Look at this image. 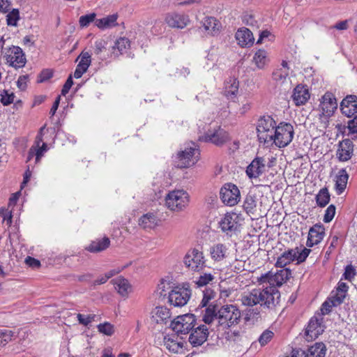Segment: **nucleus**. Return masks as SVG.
<instances>
[{
    "instance_id": "f257e3e1",
    "label": "nucleus",
    "mask_w": 357,
    "mask_h": 357,
    "mask_svg": "<svg viewBox=\"0 0 357 357\" xmlns=\"http://www.w3.org/2000/svg\"><path fill=\"white\" fill-rule=\"evenodd\" d=\"M291 271L283 268L273 273L269 271L258 278L262 288L254 289L251 291L244 293L241 298L245 306L252 307L259 304L261 306L273 309L280 303V293L278 287H280L291 277Z\"/></svg>"
},
{
    "instance_id": "f03ea898",
    "label": "nucleus",
    "mask_w": 357,
    "mask_h": 357,
    "mask_svg": "<svg viewBox=\"0 0 357 357\" xmlns=\"http://www.w3.org/2000/svg\"><path fill=\"white\" fill-rule=\"evenodd\" d=\"M202 321L208 325H213L211 332L218 335L227 333V331L239 324L241 312L238 307L232 304H227L219 307L218 304H210L202 310Z\"/></svg>"
},
{
    "instance_id": "7ed1b4c3",
    "label": "nucleus",
    "mask_w": 357,
    "mask_h": 357,
    "mask_svg": "<svg viewBox=\"0 0 357 357\" xmlns=\"http://www.w3.org/2000/svg\"><path fill=\"white\" fill-rule=\"evenodd\" d=\"M277 126L276 121L271 116L264 115L261 116L257 124V137L259 142L266 146L272 144L273 136Z\"/></svg>"
},
{
    "instance_id": "20e7f679",
    "label": "nucleus",
    "mask_w": 357,
    "mask_h": 357,
    "mask_svg": "<svg viewBox=\"0 0 357 357\" xmlns=\"http://www.w3.org/2000/svg\"><path fill=\"white\" fill-rule=\"evenodd\" d=\"M189 194L184 190L169 191L165 196V205L173 211H181L189 204Z\"/></svg>"
},
{
    "instance_id": "39448f33",
    "label": "nucleus",
    "mask_w": 357,
    "mask_h": 357,
    "mask_svg": "<svg viewBox=\"0 0 357 357\" xmlns=\"http://www.w3.org/2000/svg\"><path fill=\"white\" fill-rule=\"evenodd\" d=\"M294 135L293 126L289 123L281 122L275 129L272 144L279 148L286 147L292 142Z\"/></svg>"
},
{
    "instance_id": "423d86ee",
    "label": "nucleus",
    "mask_w": 357,
    "mask_h": 357,
    "mask_svg": "<svg viewBox=\"0 0 357 357\" xmlns=\"http://www.w3.org/2000/svg\"><path fill=\"white\" fill-rule=\"evenodd\" d=\"M337 108V102L335 95L331 92H326L320 99L318 107L319 116L321 121L326 124Z\"/></svg>"
},
{
    "instance_id": "0eeeda50",
    "label": "nucleus",
    "mask_w": 357,
    "mask_h": 357,
    "mask_svg": "<svg viewBox=\"0 0 357 357\" xmlns=\"http://www.w3.org/2000/svg\"><path fill=\"white\" fill-rule=\"evenodd\" d=\"M199 150L194 143L181 150L176 156V165L178 168H188L194 165L198 161Z\"/></svg>"
},
{
    "instance_id": "6e6552de",
    "label": "nucleus",
    "mask_w": 357,
    "mask_h": 357,
    "mask_svg": "<svg viewBox=\"0 0 357 357\" xmlns=\"http://www.w3.org/2000/svg\"><path fill=\"white\" fill-rule=\"evenodd\" d=\"M196 325V316L185 314L174 319L171 323V328L178 335H188Z\"/></svg>"
},
{
    "instance_id": "1a4fd4ad",
    "label": "nucleus",
    "mask_w": 357,
    "mask_h": 357,
    "mask_svg": "<svg viewBox=\"0 0 357 357\" xmlns=\"http://www.w3.org/2000/svg\"><path fill=\"white\" fill-rule=\"evenodd\" d=\"M206 259L202 251L192 248L185 254L183 263L191 271L199 272L206 267Z\"/></svg>"
},
{
    "instance_id": "9d476101",
    "label": "nucleus",
    "mask_w": 357,
    "mask_h": 357,
    "mask_svg": "<svg viewBox=\"0 0 357 357\" xmlns=\"http://www.w3.org/2000/svg\"><path fill=\"white\" fill-rule=\"evenodd\" d=\"M3 55L6 63L15 69L24 67L26 63L25 54L18 46L12 45L4 48Z\"/></svg>"
},
{
    "instance_id": "9b49d317",
    "label": "nucleus",
    "mask_w": 357,
    "mask_h": 357,
    "mask_svg": "<svg viewBox=\"0 0 357 357\" xmlns=\"http://www.w3.org/2000/svg\"><path fill=\"white\" fill-rule=\"evenodd\" d=\"M242 219L235 213H227L219 222L222 232L227 236H232L240 231Z\"/></svg>"
},
{
    "instance_id": "f8f14e48",
    "label": "nucleus",
    "mask_w": 357,
    "mask_h": 357,
    "mask_svg": "<svg viewBox=\"0 0 357 357\" xmlns=\"http://www.w3.org/2000/svg\"><path fill=\"white\" fill-rule=\"evenodd\" d=\"M190 296L188 287L177 286L168 293V301L174 307H182L187 304Z\"/></svg>"
},
{
    "instance_id": "ddd939ff",
    "label": "nucleus",
    "mask_w": 357,
    "mask_h": 357,
    "mask_svg": "<svg viewBox=\"0 0 357 357\" xmlns=\"http://www.w3.org/2000/svg\"><path fill=\"white\" fill-rule=\"evenodd\" d=\"M213 325H208L206 324L196 325L190 331L188 337L190 343L193 347L201 346L204 344L209 335V331H211V328Z\"/></svg>"
},
{
    "instance_id": "4468645a",
    "label": "nucleus",
    "mask_w": 357,
    "mask_h": 357,
    "mask_svg": "<svg viewBox=\"0 0 357 357\" xmlns=\"http://www.w3.org/2000/svg\"><path fill=\"white\" fill-rule=\"evenodd\" d=\"M200 141L210 142L216 146H222L229 139V134L220 126L208 130L204 135L199 137Z\"/></svg>"
},
{
    "instance_id": "2eb2a0df",
    "label": "nucleus",
    "mask_w": 357,
    "mask_h": 357,
    "mask_svg": "<svg viewBox=\"0 0 357 357\" xmlns=\"http://www.w3.org/2000/svg\"><path fill=\"white\" fill-rule=\"evenodd\" d=\"M220 195L222 202L230 206L236 205L240 200V191L232 183L225 184L221 188Z\"/></svg>"
},
{
    "instance_id": "dca6fc26",
    "label": "nucleus",
    "mask_w": 357,
    "mask_h": 357,
    "mask_svg": "<svg viewBox=\"0 0 357 357\" xmlns=\"http://www.w3.org/2000/svg\"><path fill=\"white\" fill-rule=\"evenodd\" d=\"M324 331L323 325V317L321 314L312 317L305 328V335L307 341H311L317 338Z\"/></svg>"
},
{
    "instance_id": "f3484780",
    "label": "nucleus",
    "mask_w": 357,
    "mask_h": 357,
    "mask_svg": "<svg viewBox=\"0 0 357 357\" xmlns=\"http://www.w3.org/2000/svg\"><path fill=\"white\" fill-rule=\"evenodd\" d=\"M165 21L169 26L181 29H184L190 23L188 15L177 12L166 14Z\"/></svg>"
},
{
    "instance_id": "a211bd4d",
    "label": "nucleus",
    "mask_w": 357,
    "mask_h": 357,
    "mask_svg": "<svg viewBox=\"0 0 357 357\" xmlns=\"http://www.w3.org/2000/svg\"><path fill=\"white\" fill-rule=\"evenodd\" d=\"M266 161L263 157H256L246 168L250 178H259L266 170Z\"/></svg>"
},
{
    "instance_id": "6ab92c4d",
    "label": "nucleus",
    "mask_w": 357,
    "mask_h": 357,
    "mask_svg": "<svg viewBox=\"0 0 357 357\" xmlns=\"http://www.w3.org/2000/svg\"><path fill=\"white\" fill-rule=\"evenodd\" d=\"M325 235V228L321 224H316L312 227L308 232L306 245L309 248L319 244Z\"/></svg>"
},
{
    "instance_id": "aec40b11",
    "label": "nucleus",
    "mask_w": 357,
    "mask_h": 357,
    "mask_svg": "<svg viewBox=\"0 0 357 357\" xmlns=\"http://www.w3.org/2000/svg\"><path fill=\"white\" fill-rule=\"evenodd\" d=\"M354 153V144L349 139H345L339 142L336 156L340 161L349 160Z\"/></svg>"
},
{
    "instance_id": "412c9836",
    "label": "nucleus",
    "mask_w": 357,
    "mask_h": 357,
    "mask_svg": "<svg viewBox=\"0 0 357 357\" xmlns=\"http://www.w3.org/2000/svg\"><path fill=\"white\" fill-rule=\"evenodd\" d=\"M211 259L215 262H220L225 260L229 255V248L227 245L218 243L212 245L209 250Z\"/></svg>"
},
{
    "instance_id": "4be33fe9",
    "label": "nucleus",
    "mask_w": 357,
    "mask_h": 357,
    "mask_svg": "<svg viewBox=\"0 0 357 357\" xmlns=\"http://www.w3.org/2000/svg\"><path fill=\"white\" fill-rule=\"evenodd\" d=\"M342 113L347 117H351L357 113V96H347L340 103Z\"/></svg>"
},
{
    "instance_id": "5701e85b",
    "label": "nucleus",
    "mask_w": 357,
    "mask_h": 357,
    "mask_svg": "<svg viewBox=\"0 0 357 357\" xmlns=\"http://www.w3.org/2000/svg\"><path fill=\"white\" fill-rule=\"evenodd\" d=\"M202 27L207 35L216 36L221 30V22L214 17H206L202 22Z\"/></svg>"
},
{
    "instance_id": "b1692460",
    "label": "nucleus",
    "mask_w": 357,
    "mask_h": 357,
    "mask_svg": "<svg viewBox=\"0 0 357 357\" xmlns=\"http://www.w3.org/2000/svg\"><path fill=\"white\" fill-rule=\"evenodd\" d=\"M91 54L88 52H82L80 54L77 58V60L79 59V63L74 72L75 78H80L82 75L87 71L91 63Z\"/></svg>"
},
{
    "instance_id": "393cba45",
    "label": "nucleus",
    "mask_w": 357,
    "mask_h": 357,
    "mask_svg": "<svg viewBox=\"0 0 357 357\" xmlns=\"http://www.w3.org/2000/svg\"><path fill=\"white\" fill-rule=\"evenodd\" d=\"M238 44L244 47H250L254 43V37L252 33L245 27L239 29L235 35Z\"/></svg>"
},
{
    "instance_id": "a878e982",
    "label": "nucleus",
    "mask_w": 357,
    "mask_h": 357,
    "mask_svg": "<svg viewBox=\"0 0 357 357\" xmlns=\"http://www.w3.org/2000/svg\"><path fill=\"white\" fill-rule=\"evenodd\" d=\"M291 97L295 105L299 106L304 105L309 100L310 93L304 86L298 85L294 89Z\"/></svg>"
},
{
    "instance_id": "bb28decb",
    "label": "nucleus",
    "mask_w": 357,
    "mask_h": 357,
    "mask_svg": "<svg viewBox=\"0 0 357 357\" xmlns=\"http://www.w3.org/2000/svg\"><path fill=\"white\" fill-rule=\"evenodd\" d=\"M326 350V347L323 342H316L307 350H302L301 353L304 357H325Z\"/></svg>"
},
{
    "instance_id": "cd10ccee",
    "label": "nucleus",
    "mask_w": 357,
    "mask_h": 357,
    "mask_svg": "<svg viewBox=\"0 0 357 357\" xmlns=\"http://www.w3.org/2000/svg\"><path fill=\"white\" fill-rule=\"evenodd\" d=\"M297 252L298 248L289 249L288 250L284 251L280 257H278L275 264L276 266L284 268L294 261H296V258Z\"/></svg>"
},
{
    "instance_id": "c85d7f7f",
    "label": "nucleus",
    "mask_w": 357,
    "mask_h": 357,
    "mask_svg": "<svg viewBox=\"0 0 357 357\" xmlns=\"http://www.w3.org/2000/svg\"><path fill=\"white\" fill-rule=\"evenodd\" d=\"M239 82L235 77H229L225 82L224 94L229 99L236 98L238 91Z\"/></svg>"
},
{
    "instance_id": "c756f323",
    "label": "nucleus",
    "mask_w": 357,
    "mask_h": 357,
    "mask_svg": "<svg viewBox=\"0 0 357 357\" xmlns=\"http://www.w3.org/2000/svg\"><path fill=\"white\" fill-rule=\"evenodd\" d=\"M151 318L153 321L160 324L170 318L169 310L165 306H158L151 312Z\"/></svg>"
},
{
    "instance_id": "7c9ffc66",
    "label": "nucleus",
    "mask_w": 357,
    "mask_h": 357,
    "mask_svg": "<svg viewBox=\"0 0 357 357\" xmlns=\"http://www.w3.org/2000/svg\"><path fill=\"white\" fill-rule=\"evenodd\" d=\"M289 68L288 66L287 62L285 61H282L281 66L276 68L273 72V79L280 84L284 83L287 81V79L289 76Z\"/></svg>"
},
{
    "instance_id": "2f4dec72",
    "label": "nucleus",
    "mask_w": 357,
    "mask_h": 357,
    "mask_svg": "<svg viewBox=\"0 0 357 357\" xmlns=\"http://www.w3.org/2000/svg\"><path fill=\"white\" fill-rule=\"evenodd\" d=\"M348 178L349 174L346 169H340L335 176V190L337 195H341L344 191L347 185Z\"/></svg>"
},
{
    "instance_id": "473e14b6",
    "label": "nucleus",
    "mask_w": 357,
    "mask_h": 357,
    "mask_svg": "<svg viewBox=\"0 0 357 357\" xmlns=\"http://www.w3.org/2000/svg\"><path fill=\"white\" fill-rule=\"evenodd\" d=\"M112 283L118 293L123 296H127L131 291L129 282L122 277H118L112 280Z\"/></svg>"
},
{
    "instance_id": "72a5a7b5",
    "label": "nucleus",
    "mask_w": 357,
    "mask_h": 357,
    "mask_svg": "<svg viewBox=\"0 0 357 357\" xmlns=\"http://www.w3.org/2000/svg\"><path fill=\"white\" fill-rule=\"evenodd\" d=\"M117 15L113 14L107 17L96 19L95 25L100 29H107L117 25Z\"/></svg>"
},
{
    "instance_id": "f704fd0d",
    "label": "nucleus",
    "mask_w": 357,
    "mask_h": 357,
    "mask_svg": "<svg viewBox=\"0 0 357 357\" xmlns=\"http://www.w3.org/2000/svg\"><path fill=\"white\" fill-rule=\"evenodd\" d=\"M158 222V218L154 213H147L139 220V224L144 229L154 228Z\"/></svg>"
},
{
    "instance_id": "c9c22d12",
    "label": "nucleus",
    "mask_w": 357,
    "mask_h": 357,
    "mask_svg": "<svg viewBox=\"0 0 357 357\" xmlns=\"http://www.w3.org/2000/svg\"><path fill=\"white\" fill-rule=\"evenodd\" d=\"M253 62L259 69H264L268 63V53L264 50H258L252 59Z\"/></svg>"
},
{
    "instance_id": "e433bc0d",
    "label": "nucleus",
    "mask_w": 357,
    "mask_h": 357,
    "mask_svg": "<svg viewBox=\"0 0 357 357\" xmlns=\"http://www.w3.org/2000/svg\"><path fill=\"white\" fill-rule=\"evenodd\" d=\"M109 244V238L105 237L101 240L93 241L86 249L91 252H99L107 248Z\"/></svg>"
},
{
    "instance_id": "4c0bfd02",
    "label": "nucleus",
    "mask_w": 357,
    "mask_h": 357,
    "mask_svg": "<svg viewBox=\"0 0 357 357\" xmlns=\"http://www.w3.org/2000/svg\"><path fill=\"white\" fill-rule=\"evenodd\" d=\"M316 203L319 207H325L330 202L331 196L326 188H321L316 195Z\"/></svg>"
},
{
    "instance_id": "58836bf2",
    "label": "nucleus",
    "mask_w": 357,
    "mask_h": 357,
    "mask_svg": "<svg viewBox=\"0 0 357 357\" xmlns=\"http://www.w3.org/2000/svg\"><path fill=\"white\" fill-rule=\"evenodd\" d=\"M257 206V197L251 191L247 195L243 207L247 213H253Z\"/></svg>"
},
{
    "instance_id": "ea45409f",
    "label": "nucleus",
    "mask_w": 357,
    "mask_h": 357,
    "mask_svg": "<svg viewBox=\"0 0 357 357\" xmlns=\"http://www.w3.org/2000/svg\"><path fill=\"white\" fill-rule=\"evenodd\" d=\"M164 344L166 348L173 353H178L179 350L183 348V343L169 337H164Z\"/></svg>"
},
{
    "instance_id": "a19ab883",
    "label": "nucleus",
    "mask_w": 357,
    "mask_h": 357,
    "mask_svg": "<svg viewBox=\"0 0 357 357\" xmlns=\"http://www.w3.org/2000/svg\"><path fill=\"white\" fill-rule=\"evenodd\" d=\"M348 289L349 287L345 282L340 281L338 282L336 294L334 296L335 302L337 303H342L346 296V293L348 291Z\"/></svg>"
},
{
    "instance_id": "79ce46f5",
    "label": "nucleus",
    "mask_w": 357,
    "mask_h": 357,
    "mask_svg": "<svg viewBox=\"0 0 357 357\" xmlns=\"http://www.w3.org/2000/svg\"><path fill=\"white\" fill-rule=\"evenodd\" d=\"M215 296V292L211 289H206L203 291V298L201 301L200 306L203 310L206 308L210 304H215L214 302L210 303V301L213 299Z\"/></svg>"
},
{
    "instance_id": "37998d69",
    "label": "nucleus",
    "mask_w": 357,
    "mask_h": 357,
    "mask_svg": "<svg viewBox=\"0 0 357 357\" xmlns=\"http://www.w3.org/2000/svg\"><path fill=\"white\" fill-rule=\"evenodd\" d=\"M130 46V40L126 38H119L114 46V49H117L121 54H126Z\"/></svg>"
},
{
    "instance_id": "c03bdc74",
    "label": "nucleus",
    "mask_w": 357,
    "mask_h": 357,
    "mask_svg": "<svg viewBox=\"0 0 357 357\" xmlns=\"http://www.w3.org/2000/svg\"><path fill=\"white\" fill-rule=\"evenodd\" d=\"M20 11L17 8L12 9L6 15V22L8 26H16L19 21Z\"/></svg>"
},
{
    "instance_id": "a18cd8bd",
    "label": "nucleus",
    "mask_w": 357,
    "mask_h": 357,
    "mask_svg": "<svg viewBox=\"0 0 357 357\" xmlns=\"http://www.w3.org/2000/svg\"><path fill=\"white\" fill-rule=\"evenodd\" d=\"M215 276L211 273H204L197 278L195 284L199 287H204L213 282Z\"/></svg>"
},
{
    "instance_id": "49530a36",
    "label": "nucleus",
    "mask_w": 357,
    "mask_h": 357,
    "mask_svg": "<svg viewBox=\"0 0 357 357\" xmlns=\"http://www.w3.org/2000/svg\"><path fill=\"white\" fill-rule=\"evenodd\" d=\"M274 333L273 331L266 329L259 337L258 341L261 347L267 344L273 337Z\"/></svg>"
},
{
    "instance_id": "de8ad7c7",
    "label": "nucleus",
    "mask_w": 357,
    "mask_h": 357,
    "mask_svg": "<svg viewBox=\"0 0 357 357\" xmlns=\"http://www.w3.org/2000/svg\"><path fill=\"white\" fill-rule=\"evenodd\" d=\"M96 14L94 13H90L88 15H82L79 20V23L80 26L81 27H86L90 24V23L93 22H95V21L96 20Z\"/></svg>"
},
{
    "instance_id": "09e8293b",
    "label": "nucleus",
    "mask_w": 357,
    "mask_h": 357,
    "mask_svg": "<svg viewBox=\"0 0 357 357\" xmlns=\"http://www.w3.org/2000/svg\"><path fill=\"white\" fill-rule=\"evenodd\" d=\"M98 330L100 333L110 336L114 332V326L108 322H105L103 324H100L98 326Z\"/></svg>"
},
{
    "instance_id": "8fccbe9b",
    "label": "nucleus",
    "mask_w": 357,
    "mask_h": 357,
    "mask_svg": "<svg viewBox=\"0 0 357 357\" xmlns=\"http://www.w3.org/2000/svg\"><path fill=\"white\" fill-rule=\"evenodd\" d=\"M356 275L357 272L355 268L352 265H347L344 268L342 280L344 279L351 282Z\"/></svg>"
},
{
    "instance_id": "3c124183",
    "label": "nucleus",
    "mask_w": 357,
    "mask_h": 357,
    "mask_svg": "<svg viewBox=\"0 0 357 357\" xmlns=\"http://www.w3.org/2000/svg\"><path fill=\"white\" fill-rule=\"evenodd\" d=\"M14 333L9 330H0V344L5 345L12 340Z\"/></svg>"
},
{
    "instance_id": "603ef678",
    "label": "nucleus",
    "mask_w": 357,
    "mask_h": 357,
    "mask_svg": "<svg viewBox=\"0 0 357 357\" xmlns=\"http://www.w3.org/2000/svg\"><path fill=\"white\" fill-rule=\"evenodd\" d=\"M15 98V94L11 92L9 93L8 91L4 90L1 94V102L3 105H8L13 102Z\"/></svg>"
},
{
    "instance_id": "864d4df0",
    "label": "nucleus",
    "mask_w": 357,
    "mask_h": 357,
    "mask_svg": "<svg viewBox=\"0 0 357 357\" xmlns=\"http://www.w3.org/2000/svg\"><path fill=\"white\" fill-rule=\"evenodd\" d=\"M336 208L335 205L331 204L328 206L326 210L325 211V214L324 216V222L326 223L330 222L334 218L335 215Z\"/></svg>"
},
{
    "instance_id": "5fc2aeb1",
    "label": "nucleus",
    "mask_w": 357,
    "mask_h": 357,
    "mask_svg": "<svg viewBox=\"0 0 357 357\" xmlns=\"http://www.w3.org/2000/svg\"><path fill=\"white\" fill-rule=\"evenodd\" d=\"M35 150L36 163H38L44 153L47 151V144L43 143L41 146L35 147Z\"/></svg>"
},
{
    "instance_id": "6e6d98bb",
    "label": "nucleus",
    "mask_w": 357,
    "mask_h": 357,
    "mask_svg": "<svg viewBox=\"0 0 357 357\" xmlns=\"http://www.w3.org/2000/svg\"><path fill=\"white\" fill-rule=\"evenodd\" d=\"M106 49V42L102 40H98L94 43L93 53L96 55H100Z\"/></svg>"
},
{
    "instance_id": "4d7b16f0",
    "label": "nucleus",
    "mask_w": 357,
    "mask_h": 357,
    "mask_svg": "<svg viewBox=\"0 0 357 357\" xmlns=\"http://www.w3.org/2000/svg\"><path fill=\"white\" fill-rule=\"evenodd\" d=\"M95 317L96 316L94 314H89V315L85 316L82 314H77V315L79 323L85 326H86L89 324H91L94 320Z\"/></svg>"
},
{
    "instance_id": "13d9d810",
    "label": "nucleus",
    "mask_w": 357,
    "mask_h": 357,
    "mask_svg": "<svg viewBox=\"0 0 357 357\" xmlns=\"http://www.w3.org/2000/svg\"><path fill=\"white\" fill-rule=\"evenodd\" d=\"M311 252V250L308 248H303L301 251L298 248V252L296 253V261L297 264L302 263L305 261L310 253Z\"/></svg>"
},
{
    "instance_id": "bf43d9fd",
    "label": "nucleus",
    "mask_w": 357,
    "mask_h": 357,
    "mask_svg": "<svg viewBox=\"0 0 357 357\" xmlns=\"http://www.w3.org/2000/svg\"><path fill=\"white\" fill-rule=\"evenodd\" d=\"M332 304L328 301H325L322 305H321V314L324 315V314H328L332 310V307L333 306H335L337 305H339L340 303H337L336 302H335V299L333 298V300L331 301Z\"/></svg>"
},
{
    "instance_id": "052dcab7",
    "label": "nucleus",
    "mask_w": 357,
    "mask_h": 357,
    "mask_svg": "<svg viewBox=\"0 0 357 357\" xmlns=\"http://www.w3.org/2000/svg\"><path fill=\"white\" fill-rule=\"evenodd\" d=\"M73 84V77L72 75H70L66 81L64 85L63 86V88L61 89V95L66 96L69 92V90L70 89Z\"/></svg>"
},
{
    "instance_id": "680f3d73",
    "label": "nucleus",
    "mask_w": 357,
    "mask_h": 357,
    "mask_svg": "<svg viewBox=\"0 0 357 357\" xmlns=\"http://www.w3.org/2000/svg\"><path fill=\"white\" fill-rule=\"evenodd\" d=\"M27 79H28V75H21L19 77V78L17 81V87L20 90L24 91L26 89Z\"/></svg>"
},
{
    "instance_id": "e2e57ef3",
    "label": "nucleus",
    "mask_w": 357,
    "mask_h": 357,
    "mask_svg": "<svg viewBox=\"0 0 357 357\" xmlns=\"http://www.w3.org/2000/svg\"><path fill=\"white\" fill-rule=\"evenodd\" d=\"M348 129L352 133H357V115L348 121Z\"/></svg>"
},
{
    "instance_id": "0e129e2a",
    "label": "nucleus",
    "mask_w": 357,
    "mask_h": 357,
    "mask_svg": "<svg viewBox=\"0 0 357 357\" xmlns=\"http://www.w3.org/2000/svg\"><path fill=\"white\" fill-rule=\"evenodd\" d=\"M167 286H169V284L165 281L162 280L160 283L158 285V291L160 296H166V289L167 288Z\"/></svg>"
},
{
    "instance_id": "69168bd1",
    "label": "nucleus",
    "mask_w": 357,
    "mask_h": 357,
    "mask_svg": "<svg viewBox=\"0 0 357 357\" xmlns=\"http://www.w3.org/2000/svg\"><path fill=\"white\" fill-rule=\"evenodd\" d=\"M52 77V73L49 70H43L39 76V82H43Z\"/></svg>"
},
{
    "instance_id": "338daca9",
    "label": "nucleus",
    "mask_w": 357,
    "mask_h": 357,
    "mask_svg": "<svg viewBox=\"0 0 357 357\" xmlns=\"http://www.w3.org/2000/svg\"><path fill=\"white\" fill-rule=\"evenodd\" d=\"M25 261L26 263L31 267H39L40 265V263L38 259L31 257H27Z\"/></svg>"
},
{
    "instance_id": "774afa93",
    "label": "nucleus",
    "mask_w": 357,
    "mask_h": 357,
    "mask_svg": "<svg viewBox=\"0 0 357 357\" xmlns=\"http://www.w3.org/2000/svg\"><path fill=\"white\" fill-rule=\"evenodd\" d=\"M60 100H61V97H60V96H59L56 98L53 105L52 106V108L50 109V114L51 115V116H53L55 114V113L59 107V105L60 103Z\"/></svg>"
}]
</instances>
